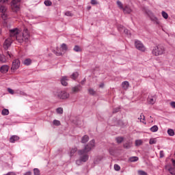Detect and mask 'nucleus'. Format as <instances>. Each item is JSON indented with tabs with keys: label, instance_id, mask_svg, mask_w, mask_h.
I'll return each mask as SVG.
<instances>
[{
	"label": "nucleus",
	"instance_id": "f257e3e1",
	"mask_svg": "<svg viewBox=\"0 0 175 175\" xmlns=\"http://www.w3.org/2000/svg\"><path fill=\"white\" fill-rule=\"evenodd\" d=\"M10 38L11 39H16L18 43H28L29 42V38H31V35L29 34V31L28 29L25 28L23 29L22 35L20 34V30L18 29L15 28L10 30Z\"/></svg>",
	"mask_w": 175,
	"mask_h": 175
},
{
	"label": "nucleus",
	"instance_id": "f03ea898",
	"mask_svg": "<svg viewBox=\"0 0 175 175\" xmlns=\"http://www.w3.org/2000/svg\"><path fill=\"white\" fill-rule=\"evenodd\" d=\"M94 147H95V139H92L87 145L85 146L83 149L78 151L81 161L83 162H87V161H88V158H90L88 152H90Z\"/></svg>",
	"mask_w": 175,
	"mask_h": 175
},
{
	"label": "nucleus",
	"instance_id": "7ed1b4c3",
	"mask_svg": "<svg viewBox=\"0 0 175 175\" xmlns=\"http://www.w3.org/2000/svg\"><path fill=\"white\" fill-rule=\"evenodd\" d=\"M152 53L155 57H159V55H162L165 54V46L162 45H157L153 47Z\"/></svg>",
	"mask_w": 175,
	"mask_h": 175
},
{
	"label": "nucleus",
	"instance_id": "20e7f679",
	"mask_svg": "<svg viewBox=\"0 0 175 175\" xmlns=\"http://www.w3.org/2000/svg\"><path fill=\"white\" fill-rule=\"evenodd\" d=\"M55 96L56 98H58L59 99H69V97L70 96V94L66 91H58L55 93Z\"/></svg>",
	"mask_w": 175,
	"mask_h": 175
},
{
	"label": "nucleus",
	"instance_id": "39448f33",
	"mask_svg": "<svg viewBox=\"0 0 175 175\" xmlns=\"http://www.w3.org/2000/svg\"><path fill=\"white\" fill-rule=\"evenodd\" d=\"M21 1V0H12V1L11 3V7H12L13 12H16V13H17V12H18V10H20V2Z\"/></svg>",
	"mask_w": 175,
	"mask_h": 175
},
{
	"label": "nucleus",
	"instance_id": "423d86ee",
	"mask_svg": "<svg viewBox=\"0 0 175 175\" xmlns=\"http://www.w3.org/2000/svg\"><path fill=\"white\" fill-rule=\"evenodd\" d=\"M135 46L137 50H139V51L142 52L146 51V46H144V44H143L142 42L136 40L135 41Z\"/></svg>",
	"mask_w": 175,
	"mask_h": 175
},
{
	"label": "nucleus",
	"instance_id": "0eeeda50",
	"mask_svg": "<svg viewBox=\"0 0 175 175\" xmlns=\"http://www.w3.org/2000/svg\"><path fill=\"white\" fill-rule=\"evenodd\" d=\"M14 40L10 37H9L8 38L5 39L4 42H3V49L5 50H8V49H9V47H10L12 46V43H13V41Z\"/></svg>",
	"mask_w": 175,
	"mask_h": 175
},
{
	"label": "nucleus",
	"instance_id": "6e6552de",
	"mask_svg": "<svg viewBox=\"0 0 175 175\" xmlns=\"http://www.w3.org/2000/svg\"><path fill=\"white\" fill-rule=\"evenodd\" d=\"M20 64H21V63H20V60L18 59H14L12 62L11 70H12V72L17 70V69H18V68H20Z\"/></svg>",
	"mask_w": 175,
	"mask_h": 175
},
{
	"label": "nucleus",
	"instance_id": "1a4fd4ad",
	"mask_svg": "<svg viewBox=\"0 0 175 175\" xmlns=\"http://www.w3.org/2000/svg\"><path fill=\"white\" fill-rule=\"evenodd\" d=\"M9 66L8 65H3L0 68L1 73L5 75L7 72H9Z\"/></svg>",
	"mask_w": 175,
	"mask_h": 175
},
{
	"label": "nucleus",
	"instance_id": "9d476101",
	"mask_svg": "<svg viewBox=\"0 0 175 175\" xmlns=\"http://www.w3.org/2000/svg\"><path fill=\"white\" fill-rule=\"evenodd\" d=\"M148 102L150 105H154L157 102V97H155V96H149Z\"/></svg>",
	"mask_w": 175,
	"mask_h": 175
},
{
	"label": "nucleus",
	"instance_id": "9b49d317",
	"mask_svg": "<svg viewBox=\"0 0 175 175\" xmlns=\"http://www.w3.org/2000/svg\"><path fill=\"white\" fill-rule=\"evenodd\" d=\"M69 80V79L68 78V77L66 76H64L62 77L60 81H61V84H62L64 87H66V85H68V81Z\"/></svg>",
	"mask_w": 175,
	"mask_h": 175
},
{
	"label": "nucleus",
	"instance_id": "f8f14e48",
	"mask_svg": "<svg viewBox=\"0 0 175 175\" xmlns=\"http://www.w3.org/2000/svg\"><path fill=\"white\" fill-rule=\"evenodd\" d=\"M72 91L73 94H76V92H80L81 91V85H77L72 88Z\"/></svg>",
	"mask_w": 175,
	"mask_h": 175
},
{
	"label": "nucleus",
	"instance_id": "ddd939ff",
	"mask_svg": "<svg viewBox=\"0 0 175 175\" xmlns=\"http://www.w3.org/2000/svg\"><path fill=\"white\" fill-rule=\"evenodd\" d=\"M18 140H20V137L17 135H12L10 138V143H16V142H18Z\"/></svg>",
	"mask_w": 175,
	"mask_h": 175
},
{
	"label": "nucleus",
	"instance_id": "4468645a",
	"mask_svg": "<svg viewBox=\"0 0 175 175\" xmlns=\"http://www.w3.org/2000/svg\"><path fill=\"white\" fill-rule=\"evenodd\" d=\"M122 10L124 13H126L127 14L132 13V9H131V7H129V5H125V7L123 8Z\"/></svg>",
	"mask_w": 175,
	"mask_h": 175
},
{
	"label": "nucleus",
	"instance_id": "2eb2a0df",
	"mask_svg": "<svg viewBox=\"0 0 175 175\" xmlns=\"http://www.w3.org/2000/svg\"><path fill=\"white\" fill-rule=\"evenodd\" d=\"M143 11L149 16H154V14L148 8L145 7L143 8Z\"/></svg>",
	"mask_w": 175,
	"mask_h": 175
},
{
	"label": "nucleus",
	"instance_id": "dca6fc26",
	"mask_svg": "<svg viewBox=\"0 0 175 175\" xmlns=\"http://www.w3.org/2000/svg\"><path fill=\"white\" fill-rule=\"evenodd\" d=\"M32 64V60L29 58L25 59L23 62V64L26 65V66H29Z\"/></svg>",
	"mask_w": 175,
	"mask_h": 175
},
{
	"label": "nucleus",
	"instance_id": "f3484780",
	"mask_svg": "<svg viewBox=\"0 0 175 175\" xmlns=\"http://www.w3.org/2000/svg\"><path fill=\"white\" fill-rule=\"evenodd\" d=\"M122 88L124 90H128L129 88V82L127 81H123L122 83Z\"/></svg>",
	"mask_w": 175,
	"mask_h": 175
},
{
	"label": "nucleus",
	"instance_id": "a211bd4d",
	"mask_svg": "<svg viewBox=\"0 0 175 175\" xmlns=\"http://www.w3.org/2000/svg\"><path fill=\"white\" fill-rule=\"evenodd\" d=\"M90 140V137L88 135H84L81 139V143L85 144Z\"/></svg>",
	"mask_w": 175,
	"mask_h": 175
},
{
	"label": "nucleus",
	"instance_id": "6ab92c4d",
	"mask_svg": "<svg viewBox=\"0 0 175 175\" xmlns=\"http://www.w3.org/2000/svg\"><path fill=\"white\" fill-rule=\"evenodd\" d=\"M61 47L63 53H66V51H68V46H66V44L63 43Z\"/></svg>",
	"mask_w": 175,
	"mask_h": 175
},
{
	"label": "nucleus",
	"instance_id": "aec40b11",
	"mask_svg": "<svg viewBox=\"0 0 175 175\" xmlns=\"http://www.w3.org/2000/svg\"><path fill=\"white\" fill-rule=\"evenodd\" d=\"M130 162H137L139 161V157H131L129 159Z\"/></svg>",
	"mask_w": 175,
	"mask_h": 175
},
{
	"label": "nucleus",
	"instance_id": "412c9836",
	"mask_svg": "<svg viewBox=\"0 0 175 175\" xmlns=\"http://www.w3.org/2000/svg\"><path fill=\"white\" fill-rule=\"evenodd\" d=\"M79 77V72H73L72 75L70 76V78L72 80H76Z\"/></svg>",
	"mask_w": 175,
	"mask_h": 175
},
{
	"label": "nucleus",
	"instance_id": "4be33fe9",
	"mask_svg": "<svg viewBox=\"0 0 175 175\" xmlns=\"http://www.w3.org/2000/svg\"><path fill=\"white\" fill-rule=\"evenodd\" d=\"M124 148H131L132 147V143L128 142L123 144Z\"/></svg>",
	"mask_w": 175,
	"mask_h": 175
},
{
	"label": "nucleus",
	"instance_id": "5701e85b",
	"mask_svg": "<svg viewBox=\"0 0 175 175\" xmlns=\"http://www.w3.org/2000/svg\"><path fill=\"white\" fill-rule=\"evenodd\" d=\"M77 152V148L75 147L74 148L71 149L70 152V157H73L75 154Z\"/></svg>",
	"mask_w": 175,
	"mask_h": 175
},
{
	"label": "nucleus",
	"instance_id": "b1692460",
	"mask_svg": "<svg viewBox=\"0 0 175 175\" xmlns=\"http://www.w3.org/2000/svg\"><path fill=\"white\" fill-rule=\"evenodd\" d=\"M0 62H1V64H5L6 62V57H5V55H0Z\"/></svg>",
	"mask_w": 175,
	"mask_h": 175
},
{
	"label": "nucleus",
	"instance_id": "393cba45",
	"mask_svg": "<svg viewBox=\"0 0 175 175\" xmlns=\"http://www.w3.org/2000/svg\"><path fill=\"white\" fill-rule=\"evenodd\" d=\"M116 140L117 143L118 144H120L122 143V142H124V137H117L116 138Z\"/></svg>",
	"mask_w": 175,
	"mask_h": 175
},
{
	"label": "nucleus",
	"instance_id": "a878e982",
	"mask_svg": "<svg viewBox=\"0 0 175 175\" xmlns=\"http://www.w3.org/2000/svg\"><path fill=\"white\" fill-rule=\"evenodd\" d=\"M2 116H9V109H3L1 111Z\"/></svg>",
	"mask_w": 175,
	"mask_h": 175
},
{
	"label": "nucleus",
	"instance_id": "bb28decb",
	"mask_svg": "<svg viewBox=\"0 0 175 175\" xmlns=\"http://www.w3.org/2000/svg\"><path fill=\"white\" fill-rule=\"evenodd\" d=\"M167 134L169 135V136H174V135H175L174 130H173L172 129H169L167 130Z\"/></svg>",
	"mask_w": 175,
	"mask_h": 175
},
{
	"label": "nucleus",
	"instance_id": "cd10ccee",
	"mask_svg": "<svg viewBox=\"0 0 175 175\" xmlns=\"http://www.w3.org/2000/svg\"><path fill=\"white\" fill-rule=\"evenodd\" d=\"M73 50L74 51H76V53H80V51H81V49L79 45H75Z\"/></svg>",
	"mask_w": 175,
	"mask_h": 175
},
{
	"label": "nucleus",
	"instance_id": "c85d7f7f",
	"mask_svg": "<svg viewBox=\"0 0 175 175\" xmlns=\"http://www.w3.org/2000/svg\"><path fill=\"white\" fill-rule=\"evenodd\" d=\"M150 129L151 132H158V126L154 125Z\"/></svg>",
	"mask_w": 175,
	"mask_h": 175
},
{
	"label": "nucleus",
	"instance_id": "c756f323",
	"mask_svg": "<svg viewBox=\"0 0 175 175\" xmlns=\"http://www.w3.org/2000/svg\"><path fill=\"white\" fill-rule=\"evenodd\" d=\"M45 6H51L53 5V2L50 0H45L44 2Z\"/></svg>",
	"mask_w": 175,
	"mask_h": 175
},
{
	"label": "nucleus",
	"instance_id": "7c9ffc66",
	"mask_svg": "<svg viewBox=\"0 0 175 175\" xmlns=\"http://www.w3.org/2000/svg\"><path fill=\"white\" fill-rule=\"evenodd\" d=\"M88 92H89L90 95H96V92L95 90H94V89H92V88L88 89Z\"/></svg>",
	"mask_w": 175,
	"mask_h": 175
},
{
	"label": "nucleus",
	"instance_id": "2f4dec72",
	"mask_svg": "<svg viewBox=\"0 0 175 175\" xmlns=\"http://www.w3.org/2000/svg\"><path fill=\"white\" fill-rule=\"evenodd\" d=\"M161 14L163 18H165V20H167V18H169V15L165 11H162Z\"/></svg>",
	"mask_w": 175,
	"mask_h": 175
},
{
	"label": "nucleus",
	"instance_id": "473e14b6",
	"mask_svg": "<svg viewBox=\"0 0 175 175\" xmlns=\"http://www.w3.org/2000/svg\"><path fill=\"white\" fill-rule=\"evenodd\" d=\"M124 32L128 38H131V31H129V30H128L127 29H124Z\"/></svg>",
	"mask_w": 175,
	"mask_h": 175
},
{
	"label": "nucleus",
	"instance_id": "72a5a7b5",
	"mask_svg": "<svg viewBox=\"0 0 175 175\" xmlns=\"http://www.w3.org/2000/svg\"><path fill=\"white\" fill-rule=\"evenodd\" d=\"M56 111H57V114H63L64 109H62V107H59L56 109Z\"/></svg>",
	"mask_w": 175,
	"mask_h": 175
},
{
	"label": "nucleus",
	"instance_id": "f704fd0d",
	"mask_svg": "<svg viewBox=\"0 0 175 175\" xmlns=\"http://www.w3.org/2000/svg\"><path fill=\"white\" fill-rule=\"evenodd\" d=\"M168 171L170 172V174L175 175V168L174 167H170L168 169Z\"/></svg>",
	"mask_w": 175,
	"mask_h": 175
},
{
	"label": "nucleus",
	"instance_id": "c9c22d12",
	"mask_svg": "<svg viewBox=\"0 0 175 175\" xmlns=\"http://www.w3.org/2000/svg\"><path fill=\"white\" fill-rule=\"evenodd\" d=\"M117 5H118V8H120V9H121L122 10H123L124 6H123L122 3L121 1H117Z\"/></svg>",
	"mask_w": 175,
	"mask_h": 175
},
{
	"label": "nucleus",
	"instance_id": "e433bc0d",
	"mask_svg": "<svg viewBox=\"0 0 175 175\" xmlns=\"http://www.w3.org/2000/svg\"><path fill=\"white\" fill-rule=\"evenodd\" d=\"M53 125H55L56 126H59V125H61V122H59V120H54Z\"/></svg>",
	"mask_w": 175,
	"mask_h": 175
},
{
	"label": "nucleus",
	"instance_id": "4c0bfd02",
	"mask_svg": "<svg viewBox=\"0 0 175 175\" xmlns=\"http://www.w3.org/2000/svg\"><path fill=\"white\" fill-rule=\"evenodd\" d=\"M113 167L116 172H120V170H121V167H120L118 164H115Z\"/></svg>",
	"mask_w": 175,
	"mask_h": 175
},
{
	"label": "nucleus",
	"instance_id": "58836bf2",
	"mask_svg": "<svg viewBox=\"0 0 175 175\" xmlns=\"http://www.w3.org/2000/svg\"><path fill=\"white\" fill-rule=\"evenodd\" d=\"M0 12L1 13H5V12H6V7H5V5H1L0 6Z\"/></svg>",
	"mask_w": 175,
	"mask_h": 175
},
{
	"label": "nucleus",
	"instance_id": "ea45409f",
	"mask_svg": "<svg viewBox=\"0 0 175 175\" xmlns=\"http://www.w3.org/2000/svg\"><path fill=\"white\" fill-rule=\"evenodd\" d=\"M34 175H40V171L38 168L33 169Z\"/></svg>",
	"mask_w": 175,
	"mask_h": 175
},
{
	"label": "nucleus",
	"instance_id": "a19ab883",
	"mask_svg": "<svg viewBox=\"0 0 175 175\" xmlns=\"http://www.w3.org/2000/svg\"><path fill=\"white\" fill-rule=\"evenodd\" d=\"M17 94H19V95H21L22 96H27L26 93L21 90H18Z\"/></svg>",
	"mask_w": 175,
	"mask_h": 175
},
{
	"label": "nucleus",
	"instance_id": "79ce46f5",
	"mask_svg": "<svg viewBox=\"0 0 175 175\" xmlns=\"http://www.w3.org/2000/svg\"><path fill=\"white\" fill-rule=\"evenodd\" d=\"M142 143H143V142L142 141V139L136 140L135 146H142Z\"/></svg>",
	"mask_w": 175,
	"mask_h": 175
},
{
	"label": "nucleus",
	"instance_id": "37998d69",
	"mask_svg": "<svg viewBox=\"0 0 175 175\" xmlns=\"http://www.w3.org/2000/svg\"><path fill=\"white\" fill-rule=\"evenodd\" d=\"M1 18L4 20V21L5 20H8V15L5 12H3V14H1Z\"/></svg>",
	"mask_w": 175,
	"mask_h": 175
},
{
	"label": "nucleus",
	"instance_id": "c03bdc74",
	"mask_svg": "<svg viewBox=\"0 0 175 175\" xmlns=\"http://www.w3.org/2000/svg\"><path fill=\"white\" fill-rule=\"evenodd\" d=\"M65 16H67L68 17H72V16H73V14H72V12L70 11H67L65 12Z\"/></svg>",
	"mask_w": 175,
	"mask_h": 175
},
{
	"label": "nucleus",
	"instance_id": "a18cd8bd",
	"mask_svg": "<svg viewBox=\"0 0 175 175\" xmlns=\"http://www.w3.org/2000/svg\"><path fill=\"white\" fill-rule=\"evenodd\" d=\"M149 144H157V140H155V139H150Z\"/></svg>",
	"mask_w": 175,
	"mask_h": 175
},
{
	"label": "nucleus",
	"instance_id": "49530a36",
	"mask_svg": "<svg viewBox=\"0 0 175 175\" xmlns=\"http://www.w3.org/2000/svg\"><path fill=\"white\" fill-rule=\"evenodd\" d=\"M81 163H83V161H81V159L76 161V165H77L78 166H80V165H81Z\"/></svg>",
	"mask_w": 175,
	"mask_h": 175
},
{
	"label": "nucleus",
	"instance_id": "de8ad7c7",
	"mask_svg": "<svg viewBox=\"0 0 175 175\" xmlns=\"http://www.w3.org/2000/svg\"><path fill=\"white\" fill-rule=\"evenodd\" d=\"M138 174L139 175H147V172H146L143 170H139V171H138Z\"/></svg>",
	"mask_w": 175,
	"mask_h": 175
},
{
	"label": "nucleus",
	"instance_id": "09e8293b",
	"mask_svg": "<svg viewBox=\"0 0 175 175\" xmlns=\"http://www.w3.org/2000/svg\"><path fill=\"white\" fill-rule=\"evenodd\" d=\"M8 92H9V94H11V95H13L14 94V90L11 88H8Z\"/></svg>",
	"mask_w": 175,
	"mask_h": 175
},
{
	"label": "nucleus",
	"instance_id": "8fccbe9b",
	"mask_svg": "<svg viewBox=\"0 0 175 175\" xmlns=\"http://www.w3.org/2000/svg\"><path fill=\"white\" fill-rule=\"evenodd\" d=\"M55 55H57V57H59V56H61V55H62V52H59V51H55Z\"/></svg>",
	"mask_w": 175,
	"mask_h": 175
},
{
	"label": "nucleus",
	"instance_id": "3c124183",
	"mask_svg": "<svg viewBox=\"0 0 175 175\" xmlns=\"http://www.w3.org/2000/svg\"><path fill=\"white\" fill-rule=\"evenodd\" d=\"M120 107H116V108H115V109H113V113H118V111H120Z\"/></svg>",
	"mask_w": 175,
	"mask_h": 175
},
{
	"label": "nucleus",
	"instance_id": "603ef678",
	"mask_svg": "<svg viewBox=\"0 0 175 175\" xmlns=\"http://www.w3.org/2000/svg\"><path fill=\"white\" fill-rule=\"evenodd\" d=\"M92 5H98V1L96 0H91Z\"/></svg>",
	"mask_w": 175,
	"mask_h": 175
},
{
	"label": "nucleus",
	"instance_id": "864d4df0",
	"mask_svg": "<svg viewBox=\"0 0 175 175\" xmlns=\"http://www.w3.org/2000/svg\"><path fill=\"white\" fill-rule=\"evenodd\" d=\"M159 154L160 158H163V157H165V153L163 152V150H161Z\"/></svg>",
	"mask_w": 175,
	"mask_h": 175
},
{
	"label": "nucleus",
	"instance_id": "5fc2aeb1",
	"mask_svg": "<svg viewBox=\"0 0 175 175\" xmlns=\"http://www.w3.org/2000/svg\"><path fill=\"white\" fill-rule=\"evenodd\" d=\"M145 118L146 117L144 116V115L143 116L141 115L140 118H139V120H140V121L142 122V121H144Z\"/></svg>",
	"mask_w": 175,
	"mask_h": 175
},
{
	"label": "nucleus",
	"instance_id": "6e6d98bb",
	"mask_svg": "<svg viewBox=\"0 0 175 175\" xmlns=\"http://www.w3.org/2000/svg\"><path fill=\"white\" fill-rule=\"evenodd\" d=\"M170 106H172L173 109H175V102L174 101L171 102Z\"/></svg>",
	"mask_w": 175,
	"mask_h": 175
},
{
	"label": "nucleus",
	"instance_id": "4d7b16f0",
	"mask_svg": "<svg viewBox=\"0 0 175 175\" xmlns=\"http://www.w3.org/2000/svg\"><path fill=\"white\" fill-rule=\"evenodd\" d=\"M85 83V79H83L81 81V84L82 85H84V83Z\"/></svg>",
	"mask_w": 175,
	"mask_h": 175
},
{
	"label": "nucleus",
	"instance_id": "13d9d810",
	"mask_svg": "<svg viewBox=\"0 0 175 175\" xmlns=\"http://www.w3.org/2000/svg\"><path fill=\"white\" fill-rule=\"evenodd\" d=\"M121 28H124V26L120 25V26L118 27V31H121Z\"/></svg>",
	"mask_w": 175,
	"mask_h": 175
},
{
	"label": "nucleus",
	"instance_id": "bf43d9fd",
	"mask_svg": "<svg viewBox=\"0 0 175 175\" xmlns=\"http://www.w3.org/2000/svg\"><path fill=\"white\" fill-rule=\"evenodd\" d=\"M5 2H8V0H0V3H5Z\"/></svg>",
	"mask_w": 175,
	"mask_h": 175
},
{
	"label": "nucleus",
	"instance_id": "052dcab7",
	"mask_svg": "<svg viewBox=\"0 0 175 175\" xmlns=\"http://www.w3.org/2000/svg\"><path fill=\"white\" fill-rule=\"evenodd\" d=\"M31 172H27L24 174V175H31Z\"/></svg>",
	"mask_w": 175,
	"mask_h": 175
},
{
	"label": "nucleus",
	"instance_id": "680f3d73",
	"mask_svg": "<svg viewBox=\"0 0 175 175\" xmlns=\"http://www.w3.org/2000/svg\"><path fill=\"white\" fill-rule=\"evenodd\" d=\"M172 165L173 166H175V160L174 159H172Z\"/></svg>",
	"mask_w": 175,
	"mask_h": 175
},
{
	"label": "nucleus",
	"instance_id": "e2e57ef3",
	"mask_svg": "<svg viewBox=\"0 0 175 175\" xmlns=\"http://www.w3.org/2000/svg\"><path fill=\"white\" fill-rule=\"evenodd\" d=\"M104 85H105V84L101 83V84H100L99 88H103Z\"/></svg>",
	"mask_w": 175,
	"mask_h": 175
},
{
	"label": "nucleus",
	"instance_id": "0e129e2a",
	"mask_svg": "<svg viewBox=\"0 0 175 175\" xmlns=\"http://www.w3.org/2000/svg\"><path fill=\"white\" fill-rule=\"evenodd\" d=\"M154 21H158V18L154 16V18H153Z\"/></svg>",
	"mask_w": 175,
	"mask_h": 175
},
{
	"label": "nucleus",
	"instance_id": "69168bd1",
	"mask_svg": "<svg viewBox=\"0 0 175 175\" xmlns=\"http://www.w3.org/2000/svg\"><path fill=\"white\" fill-rule=\"evenodd\" d=\"M88 9H91V7H88Z\"/></svg>",
	"mask_w": 175,
	"mask_h": 175
},
{
	"label": "nucleus",
	"instance_id": "338daca9",
	"mask_svg": "<svg viewBox=\"0 0 175 175\" xmlns=\"http://www.w3.org/2000/svg\"><path fill=\"white\" fill-rule=\"evenodd\" d=\"M8 55H9L10 57H11V56H10V54H9V53H8Z\"/></svg>",
	"mask_w": 175,
	"mask_h": 175
},
{
	"label": "nucleus",
	"instance_id": "774afa93",
	"mask_svg": "<svg viewBox=\"0 0 175 175\" xmlns=\"http://www.w3.org/2000/svg\"><path fill=\"white\" fill-rule=\"evenodd\" d=\"M58 1H61V0H58Z\"/></svg>",
	"mask_w": 175,
	"mask_h": 175
}]
</instances>
